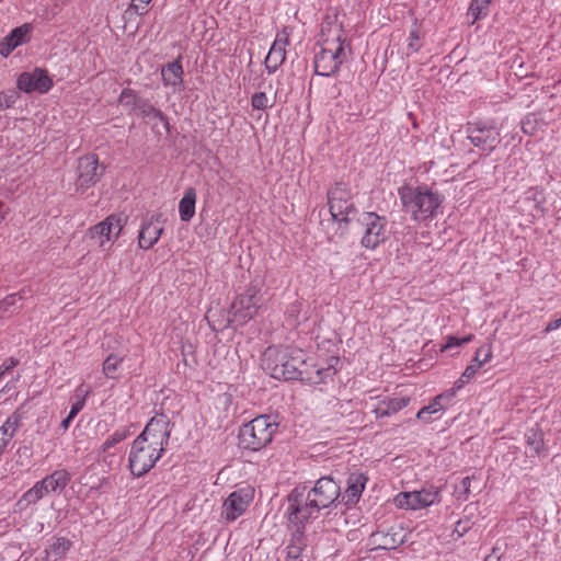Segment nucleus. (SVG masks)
Here are the masks:
<instances>
[{
  "label": "nucleus",
  "instance_id": "obj_2",
  "mask_svg": "<svg viewBox=\"0 0 561 561\" xmlns=\"http://www.w3.org/2000/svg\"><path fill=\"white\" fill-rule=\"evenodd\" d=\"M171 430L164 415L152 417L134 440L129 453V468L134 476L147 473L161 457Z\"/></svg>",
  "mask_w": 561,
  "mask_h": 561
},
{
  "label": "nucleus",
  "instance_id": "obj_30",
  "mask_svg": "<svg viewBox=\"0 0 561 561\" xmlns=\"http://www.w3.org/2000/svg\"><path fill=\"white\" fill-rule=\"evenodd\" d=\"M454 394H455V391L451 390L448 394H439V396H437L431 404L422 408L417 412L416 417L419 420H421V421H427L425 415L426 414H433V413H436V412L440 411L443 409V405L440 403L442 399H444V398H451Z\"/></svg>",
  "mask_w": 561,
  "mask_h": 561
},
{
  "label": "nucleus",
  "instance_id": "obj_48",
  "mask_svg": "<svg viewBox=\"0 0 561 561\" xmlns=\"http://www.w3.org/2000/svg\"><path fill=\"white\" fill-rule=\"evenodd\" d=\"M469 525L468 523H463L461 520H459L456 525V528H455V531L458 533V535L461 537L463 536V534H466L468 530H469Z\"/></svg>",
  "mask_w": 561,
  "mask_h": 561
},
{
  "label": "nucleus",
  "instance_id": "obj_17",
  "mask_svg": "<svg viewBox=\"0 0 561 561\" xmlns=\"http://www.w3.org/2000/svg\"><path fill=\"white\" fill-rule=\"evenodd\" d=\"M251 495L245 490L232 492L222 505V516L228 522H233L241 516L248 508Z\"/></svg>",
  "mask_w": 561,
  "mask_h": 561
},
{
  "label": "nucleus",
  "instance_id": "obj_34",
  "mask_svg": "<svg viewBox=\"0 0 561 561\" xmlns=\"http://www.w3.org/2000/svg\"><path fill=\"white\" fill-rule=\"evenodd\" d=\"M275 100L270 99L265 92H256L252 95L251 105L255 110H266L274 105Z\"/></svg>",
  "mask_w": 561,
  "mask_h": 561
},
{
  "label": "nucleus",
  "instance_id": "obj_43",
  "mask_svg": "<svg viewBox=\"0 0 561 561\" xmlns=\"http://www.w3.org/2000/svg\"><path fill=\"white\" fill-rule=\"evenodd\" d=\"M537 123V118L535 115H528L525 121L522 123V128L526 134H533L536 129L535 124Z\"/></svg>",
  "mask_w": 561,
  "mask_h": 561
},
{
  "label": "nucleus",
  "instance_id": "obj_44",
  "mask_svg": "<svg viewBox=\"0 0 561 561\" xmlns=\"http://www.w3.org/2000/svg\"><path fill=\"white\" fill-rule=\"evenodd\" d=\"M19 362L14 359L13 357L7 359L1 366H0V379L2 376L8 373L9 370L13 369Z\"/></svg>",
  "mask_w": 561,
  "mask_h": 561
},
{
  "label": "nucleus",
  "instance_id": "obj_38",
  "mask_svg": "<svg viewBox=\"0 0 561 561\" xmlns=\"http://www.w3.org/2000/svg\"><path fill=\"white\" fill-rule=\"evenodd\" d=\"M18 100V93L14 90L0 92V111L11 107Z\"/></svg>",
  "mask_w": 561,
  "mask_h": 561
},
{
  "label": "nucleus",
  "instance_id": "obj_32",
  "mask_svg": "<svg viewBox=\"0 0 561 561\" xmlns=\"http://www.w3.org/2000/svg\"><path fill=\"white\" fill-rule=\"evenodd\" d=\"M145 99L138 96L135 91L130 89H124L119 95V103L128 107L130 111H138V104L144 102Z\"/></svg>",
  "mask_w": 561,
  "mask_h": 561
},
{
  "label": "nucleus",
  "instance_id": "obj_35",
  "mask_svg": "<svg viewBox=\"0 0 561 561\" xmlns=\"http://www.w3.org/2000/svg\"><path fill=\"white\" fill-rule=\"evenodd\" d=\"M20 426V417L18 415H12L8 417L4 424L0 427V433H3L4 436L11 440L15 435L18 428Z\"/></svg>",
  "mask_w": 561,
  "mask_h": 561
},
{
  "label": "nucleus",
  "instance_id": "obj_51",
  "mask_svg": "<svg viewBox=\"0 0 561 561\" xmlns=\"http://www.w3.org/2000/svg\"><path fill=\"white\" fill-rule=\"evenodd\" d=\"M469 380L463 377V374L460 376V378L456 381L455 386L457 389H460L465 383H467Z\"/></svg>",
  "mask_w": 561,
  "mask_h": 561
},
{
  "label": "nucleus",
  "instance_id": "obj_24",
  "mask_svg": "<svg viewBox=\"0 0 561 561\" xmlns=\"http://www.w3.org/2000/svg\"><path fill=\"white\" fill-rule=\"evenodd\" d=\"M410 401L409 397L391 398L383 400L376 409V417L389 416L392 413H397L401 409L405 408Z\"/></svg>",
  "mask_w": 561,
  "mask_h": 561
},
{
  "label": "nucleus",
  "instance_id": "obj_13",
  "mask_svg": "<svg viewBox=\"0 0 561 561\" xmlns=\"http://www.w3.org/2000/svg\"><path fill=\"white\" fill-rule=\"evenodd\" d=\"M438 495V488L432 485L420 491L401 492L396 496L394 502L401 508L420 510L432 505Z\"/></svg>",
  "mask_w": 561,
  "mask_h": 561
},
{
  "label": "nucleus",
  "instance_id": "obj_29",
  "mask_svg": "<svg viewBox=\"0 0 561 561\" xmlns=\"http://www.w3.org/2000/svg\"><path fill=\"white\" fill-rule=\"evenodd\" d=\"M45 495H47V493L44 492V486L41 481H38L34 484V486H32L23 494V496L19 500L18 505L23 508L27 505L37 503Z\"/></svg>",
  "mask_w": 561,
  "mask_h": 561
},
{
  "label": "nucleus",
  "instance_id": "obj_23",
  "mask_svg": "<svg viewBox=\"0 0 561 561\" xmlns=\"http://www.w3.org/2000/svg\"><path fill=\"white\" fill-rule=\"evenodd\" d=\"M138 112L150 121L160 122L163 130L169 134L170 125L167 116L157 107H154L148 100H144L138 104Z\"/></svg>",
  "mask_w": 561,
  "mask_h": 561
},
{
  "label": "nucleus",
  "instance_id": "obj_26",
  "mask_svg": "<svg viewBox=\"0 0 561 561\" xmlns=\"http://www.w3.org/2000/svg\"><path fill=\"white\" fill-rule=\"evenodd\" d=\"M161 75L165 85L181 84L183 81V68L180 59L169 62L167 66H164L162 68Z\"/></svg>",
  "mask_w": 561,
  "mask_h": 561
},
{
  "label": "nucleus",
  "instance_id": "obj_5",
  "mask_svg": "<svg viewBox=\"0 0 561 561\" xmlns=\"http://www.w3.org/2000/svg\"><path fill=\"white\" fill-rule=\"evenodd\" d=\"M401 202L414 220L422 221L437 214L443 196L427 187L405 188L401 192Z\"/></svg>",
  "mask_w": 561,
  "mask_h": 561
},
{
  "label": "nucleus",
  "instance_id": "obj_3",
  "mask_svg": "<svg viewBox=\"0 0 561 561\" xmlns=\"http://www.w3.org/2000/svg\"><path fill=\"white\" fill-rule=\"evenodd\" d=\"M319 51L314 55V72L329 77L334 75L351 56V45L337 24L325 23L321 27Z\"/></svg>",
  "mask_w": 561,
  "mask_h": 561
},
{
  "label": "nucleus",
  "instance_id": "obj_7",
  "mask_svg": "<svg viewBox=\"0 0 561 561\" xmlns=\"http://www.w3.org/2000/svg\"><path fill=\"white\" fill-rule=\"evenodd\" d=\"M327 195L331 218L342 229L343 233L358 213L353 201V194L345 184L336 183L328 191Z\"/></svg>",
  "mask_w": 561,
  "mask_h": 561
},
{
  "label": "nucleus",
  "instance_id": "obj_12",
  "mask_svg": "<svg viewBox=\"0 0 561 561\" xmlns=\"http://www.w3.org/2000/svg\"><path fill=\"white\" fill-rule=\"evenodd\" d=\"M125 224L126 217L110 215L103 221L91 227L88 230V236L90 239L95 240L99 247L105 248L108 242L118 238Z\"/></svg>",
  "mask_w": 561,
  "mask_h": 561
},
{
  "label": "nucleus",
  "instance_id": "obj_50",
  "mask_svg": "<svg viewBox=\"0 0 561 561\" xmlns=\"http://www.w3.org/2000/svg\"><path fill=\"white\" fill-rule=\"evenodd\" d=\"M472 479H474V476L466 477L461 480V486L463 489V493L466 494V496L470 493V485Z\"/></svg>",
  "mask_w": 561,
  "mask_h": 561
},
{
  "label": "nucleus",
  "instance_id": "obj_31",
  "mask_svg": "<svg viewBox=\"0 0 561 561\" xmlns=\"http://www.w3.org/2000/svg\"><path fill=\"white\" fill-rule=\"evenodd\" d=\"M491 1L492 0H472L468 10V16L472 18V24L476 23L480 18L486 15V11Z\"/></svg>",
  "mask_w": 561,
  "mask_h": 561
},
{
  "label": "nucleus",
  "instance_id": "obj_36",
  "mask_svg": "<svg viewBox=\"0 0 561 561\" xmlns=\"http://www.w3.org/2000/svg\"><path fill=\"white\" fill-rule=\"evenodd\" d=\"M492 357V347L491 345H482L480 346L472 359L473 365H479V369L482 367L483 364L488 363Z\"/></svg>",
  "mask_w": 561,
  "mask_h": 561
},
{
  "label": "nucleus",
  "instance_id": "obj_9",
  "mask_svg": "<svg viewBox=\"0 0 561 561\" xmlns=\"http://www.w3.org/2000/svg\"><path fill=\"white\" fill-rule=\"evenodd\" d=\"M357 225L363 233L360 243L366 249H375L388 238L387 220L376 213H363Z\"/></svg>",
  "mask_w": 561,
  "mask_h": 561
},
{
  "label": "nucleus",
  "instance_id": "obj_47",
  "mask_svg": "<svg viewBox=\"0 0 561 561\" xmlns=\"http://www.w3.org/2000/svg\"><path fill=\"white\" fill-rule=\"evenodd\" d=\"M478 370H479V365L470 364L465 369L463 377H466L467 380H470L471 378H473V376L477 374Z\"/></svg>",
  "mask_w": 561,
  "mask_h": 561
},
{
  "label": "nucleus",
  "instance_id": "obj_22",
  "mask_svg": "<svg viewBox=\"0 0 561 561\" xmlns=\"http://www.w3.org/2000/svg\"><path fill=\"white\" fill-rule=\"evenodd\" d=\"M69 481L70 477L66 470H56L51 474L41 480V483L44 486V492L49 494L51 492H56L57 490L65 489Z\"/></svg>",
  "mask_w": 561,
  "mask_h": 561
},
{
  "label": "nucleus",
  "instance_id": "obj_16",
  "mask_svg": "<svg viewBox=\"0 0 561 561\" xmlns=\"http://www.w3.org/2000/svg\"><path fill=\"white\" fill-rule=\"evenodd\" d=\"M51 79L43 69H35L32 73L23 72L18 79L19 89L25 92L45 93L51 88Z\"/></svg>",
  "mask_w": 561,
  "mask_h": 561
},
{
  "label": "nucleus",
  "instance_id": "obj_40",
  "mask_svg": "<svg viewBox=\"0 0 561 561\" xmlns=\"http://www.w3.org/2000/svg\"><path fill=\"white\" fill-rule=\"evenodd\" d=\"M473 335L469 334L462 339L456 337V336H449L447 340V343L443 346V350H448L456 346H461L462 344H466L470 341H472Z\"/></svg>",
  "mask_w": 561,
  "mask_h": 561
},
{
  "label": "nucleus",
  "instance_id": "obj_19",
  "mask_svg": "<svg viewBox=\"0 0 561 561\" xmlns=\"http://www.w3.org/2000/svg\"><path fill=\"white\" fill-rule=\"evenodd\" d=\"M32 31L31 24H23L19 27L13 28L5 37L0 42V55L3 57L9 56L18 46L26 43L30 39V33Z\"/></svg>",
  "mask_w": 561,
  "mask_h": 561
},
{
  "label": "nucleus",
  "instance_id": "obj_49",
  "mask_svg": "<svg viewBox=\"0 0 561 561\" xmlns=\"http://www.w3.org/2000/svg\"><path fill=\"white\" fill-rule=\"evenodd\" d=\"M402 540H396L394 537L388 538V536L385 537V546L386 549H393L397 545L401 543Z\"/></svg>",
  "mask_w": 561,
  "mask_h": 561
},
{
  "label": "nucleus",
  "instance_id": "obj_33",
  "mask_svg": "<svg viewBox=\"0 0 561 561\" xmlns=\"http://www.w3.org/2000/svg\"><path fill=\"white\" fill-rule=\"evenodd\" d=\"M122 357L116 354H110L103 363V373L107 378H115V373L122 363Z\"/></svg>",
  "mask_w": 561,
  "mask_h": 561
},
{
  "label": "nucleus",
  "instance_id": "obj_28",
  "mask_svg": "<svg viewBox=\"0 0 561 561\" xmlns=\"http://www.w3.org/2000/svg\"><path fill=\"white\" fill-rule=\"evenodd\" d=\"M71 542L66 538H57L54 543L46 549V561H58L69 550Z\"/></svg>",
  "mask_w": 561,
  "mask_h": 561
},
{
  "label": "nucleus",
  "instance_id": "obj_14",
  "mask_svg": "<svg viewBox=\"0 0 561 561\" xmlns=\"http://www.w3.org/2000/svg\"><path fill=\"white\" fill-rule=\"evenodd\" d=\"M77 188L87 190L93 186L102 176L99 171V161L94 156H85L78 161Z\"/></svg>",
  "mask_w": 561,
  "mask_h": 561
},
{
  "label": "nucleus",
  "instance_id": "obj_1",
  "mask_svg": "<svg viewBox=\"0 0 561 561\" xmlns=\"http://www.w3.org/2000/svg\"><path fill=\"white\" fill-rule=\"evenodd\" d=\"M341 497V488L331 477L320 478L314 486L306 492L295 489L287 497L286 515L288 524L307 523L316 519L321 510L333 505Z\"/></svg>",
  "mask_w": 561,
  "mask_h": 561
},
{
  "label": "nucleus",
  "instance_id": "obj_54",
  "mask_svg": "<svg viewBox=\"0 0 561 561\" xmlns=\"http://www.w3.org/2000/svg\"><path fill=\"white\" fill-rule=\"evenodd\" d=\"M152 129H153L156 133L160 134V129H159V127H158V124H157V123H154V124H153Z\"/></svg>",
  "mask_w": 561,
  "mask_h": 561
},
{
  "label": "nucleus",
  "instance_id": "obj_20",
  "mask_svg": "<svg viewBox=\"0 0 561 561\" xmlns=\"http://www.w3.org/2000/svg\"><path fill=\"white\" fill-rule=\"evenodd\" d=\"M366 482L367 478L363 473H351L347 479V488L345 492L341 494V502L346 505L356 503L365 489Z\"/></svg>",
  "mask_w": 561,
  "mask_h": 561
},
{
  "label": "nucleus",
  "instance_id": "obj_42",
  "mask_svg": "<svg viewBox=\"0 0 561 561\" xmlns=\"http://www.w3.org/2000/svg\"><path fill=\"white\" fill-rule=\"evenodd\" d=\"M420 36L416 30H412L409 35V44L408 47L412 53H416L421 45L419 44Z\"/></svg>",
  "mask_w": 561,
  "mask_h": 561
},
{
  "label": "nucleus",
  "instance_id": "obj_18",
  "mask_svg": "<svg viewBox=\"0 0 561 561\" xmlns=\"http://www.w3.org/2000/svg\"><path fill=\"white\" fill-rule=\"evenodd\" d=\"M162 217V214H154L149 221L142 224L138 236V243L141 249L148 250L158 242L163 232Z\"/></svg>",
  "mask_w": 561,
  "mask_h": 561
},
{
  "label": "nucleus",
  "instance_id": "obj_11",
  "mask_svg": "<svg viewBox=\"0 0 561 561\" xmlns=\"http://www.w3.org/2000/svg\"><path fill=\"white\" fill-rule=\"evenodd\" d=\"M337 363V357H331L325 366H319L312 359H306L304 355L302 364L298 366L295 380H301L309 385L324 383L336 374L335 364Z\"/></svg>",
  "mask_w": 561,
  "mask_h": 561
},
{
  "label": "nucleus",
  "instance_id": "obj_10",
  "mask_svg": "<svg viewBox=\"0 0 561 561\" xmlns=\"http://www.w3.org/2000/svg\"><path fill=\"white\" fill-rule=\"evenodd\" d=\"M467 134L471 144L480 149L483 156L490 154L501 141L499 130L481 121L468 123Z\"/></svg>",
  "mask_w": 561,
  "mask_h": 561
},
{
  "label": "nucleus",
  "instance_id": "obj_8",
  "mask_svg": "<svg viewBox=\"0 0 561 561\" xmlns=\"http://www.w3.org/2000/svg\"><path fill=\"white\" fill-rule=\"evenodd\" d=\"M262 287L261 282L253 280L245 291L233 300L231 305L232 319L230 321L243 324L255 317L263 302Z\"/></svg>",
  "mask_w": 561,
  "mask_h": 561
},
{
  "label": "nucleus",
  "instance_id": "obj_25",
  "mask_svg": "<svg viewBox=\"0 0 561 561\" xmlns=\"http://www.w3.org/2000/svg\"><path fill=\"white\" fill-rule=\"evenodd\" d=\"M196 192L188 187L179 204V213L182 221H190L195 215Z\"/></svg>",
  "mask_w": 561,
  "mask_h": 561
},
{
  "label": "nucleus",
  "instance_id": "obj_41",
  "mask_svg": "<svg viewBox=\"0 0 561 561\" xmlns=\"http://www.w3.org/2000/svg\"><path fill=\"white\" fill-rule=\"evenodd\" d=\"M22 297L19 294H13L8 297H5L0 302V310L9 311L11 307H14L19 300H21Z\"/></svg>",
  "mask_w": 561,
  "mask_h": 561
},
{
  "label": "nucleus",
  "instance_id": "obj_27",
  "mask_svg": "<svg viewBox=\"0 0 561 561\" xmlns=\"http://www.w3.org/2000/svg\"><path fill=\"white\" fill-rule=\"evenodd\" d=\"M526 443L528 446V450L526 451L530 456H539L543 449V437L542 433L538 428H530L526 433Z\"/></svg>",
  "mask_w": 561,
  "mask_h": 561
},
{
  "label": "nucleus",
  "instance_id": "obj_46",
  "mask_svg": "<svg viewBox=\"0 0 561 561\" xmlns=\"http://www.w3.org/2000/svg\"><path fill=\"white\" fill-rule=\"evenodd\" d=\"M84 404L85 401L77 399L71 405V410L69 412L70 417H75L83 409Z\"/></svg>",
  "mask_w": 561,
  "mask_h": 561
},
{
  "label": "nucleus",
  "instance_id": "obj_4",
  "mask_svg": "<svg viewBox=\"0 0 561 561\" xmlns=\"http://www.w3.org/2000/svg\"><path fill=\"white\" fill-rule=\"evenodd\" d=\"M304 352L289 347L270 346L262 356V367L275 379L294 380L299 364H302Z\"/></svg>",
  "mask_w": 561,
  "mask_h": 561
},
{
  "label": "nucleus",
  "instance_id": "obj_21",
  "mask_svg": "<svg viewBox=\"0 0 561 561\" xmlns=\"http://www.w3.org/2000/svg\"><path fill=\"white\" fill-rule=\"evenodd\" d=\"M293 527L291 540L287 547L288 561H302V551L306 548L304 537L305 523L289 524Z\"/></svg>",
  "mask_w": 561,
  "mask_h": 561
},
{
  "label": "nucleus",
  "instance_id": "obj_52",
  "mask_svg": "<svg viewBox=\"0 0 561 561\" xmlns=\"http://www.w3.org/2000/svg\"><path fill=\"white\" fill-rule=\"evenodd\" d=\"M469 380L463 377V374L460 376V378L456 381L455 386L457 389H460L465 383H467Z\"/></svg>",
  "mask_w": 561,
  "mask_h": 561
},
{
  "label": "nucleus",
  "instance_id": "obj_15",
  "mask_svg": "<svg viewBox=\"0 0 561 561\" xmlns=\"http://www.w3.org/2000/svg\"><path fill=\"white\" fill-rule=\"evenodd\" d=\"M289 44V33L287 27H284L277 33L274 43L265 58V68L272 73L275 72L286 59V47Z\"/></svg>",
  "mask_w": 561,
  "mask_h": 561
},
{
  "label": "nucleus",
  "instance_id": "obj_39",
  "mask_svg": "<svg viewBox=\"0 0 561 561\" xmlns=\"http://www.w3.org/2000/svg\"><path fill=\"white\" fill-rule=\"evenodd\" d=\"M151 0H131V3L128 8V12H134L135 14L142 15L147 12V5Z\"/></svg>",
  "mask_w": 561,
  "mask_h": 561
},
{
  "label": "nucleus",
  "instance_id": "obj_37",
  "mask_svg": "<svg viewBox=\"0 0 561 561\" xmlns=\"http://www.w3.org/2000/svg\"><path fill=\"white\" fill-rule=\"evenodd\" d=\"M128 435L126 430L114 432L104 443L102 449L104 453H108L112 447L124 440Z\"/></svg>",
  "mask_w": 561,
  "mask_h": 561
},
{
  "label": "nucleus",
  "instance_id": "obj_45",
  "mask_svg": "<svg viewBox=\"0 0 561 561\" xmlns=\"http://www.w3.org/2000/svg\"><path fill=\"white\" fill-rule=\"evenodd\" d=\"M91 392V389L89 387H85L83 383L80 385L77 389H76V399H80V400H83L85 401L87 397L90 394Z\"/></svg>",
  "mask_w": 561,
  "mask_h": 561
},
{
  "label": "nucleus",
  "instance_id": "obj_6",
  "mask_svg": "<svg viewBox=\"0 0 561 561\" xmlns=\"http://www.w3.org/2000/svg\"><path fill=\"white\" fill-rule=\"evenodd\" d=\"M277 427L270 415L256 416L240 428V445L253 451L260 450L272 442Z\"/></svg>",
  "mask_w": 561,
  "mask_h": 561
},
{
  "label": "nucleus",
  "instance_id": "obj_53",
  "mask_svg": "<svg viewBox=\"0 0 561 561\" xmlns=\"http://www.w3.org/2000/svg\"><path fill=\"white\" fill-rule=\"evenodd\" d=\"M72 419H73V417H70V414H68V416H67V417L61 422V426H62L65 430H66V428H68V426H69V424H70V422H71V420H72Z\"/></svg>",
  "mask_w": 561,
  "mask_h": 561
}]
</instances>
